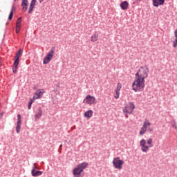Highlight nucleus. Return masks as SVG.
Instances as JSON below:
<instances>
[{
	"label": "nucleus",
	"instance_id": "1",
	"mask_svg": "<svg viewBox=\"0 0 177 177\" xmlns=\"http://www.w3.org/2000/svg\"><path fill=\"white\" fill-rule=\"evenodd\" d=\"M145 79L135 76V80L132 84L133 91L134 92H142L145 89Z\"/></svg>",
	"mask_w": 177,
	"mask_h": 177
},
{
	"label": "nucleus",
	"instance_id": "2",
	"mask_svg": "<svg viewBox=\"0 0 177 177\" xmlns=\"http://www.w3.org/2000/svg\"><path fill=\"white\" fill-rule=\"evenodd\" d=\"M88 168V162H84L80 163L73 169V174L74 177H83L82 172H84V169H86Z\"/></svg>",
	"mask_w": 177,
	"mask_h": 177
},
{
	"label": "nucleus",
	"instance_id": "3",
	"mask_svg": "<svg viewBox=\"0 0 177 177\" xmlns=\"http://www.w3.org/2000/svg\"><path fill=\"white\" fill-rule=\"evenodd\" d=\"M153 146V138H148L147 140L142 139L140 141V147L142 153H147Z\"/></svg>",
	"mask_w": 177,
	"mask_h": 177
},
{
	"label": "nucleus",
	"instance_id": "4",
	"mask_svg": "<svg viewBox=\"0 0 177 177\" xmlns=\"http://www.w3.org/2000/svg\"><path fill=\"white\" fill-rule=\"evenodd\" d=\"M135 76L142 80L147 78L149 77V68L147 66H140Z\"/></svg>",
	"mask_w": 177,
	"mask_h": 177
},
{
	"label": "nucleus",
	"instance_id": "5",
	"mask_svg": "<svg viewBox=\"0 0 177 177\" xmlns=\"http://www.w3.org/2000/svg\"><path fill=\"white\" fill-rule=\"evenodd\" d=\"M151 123L148 120L144 121L142 127H141L139 134L140 136H143L147 131L152 132L153 129L150 128Z\"/></svg>",
	"mask_w": 177,
	"mask_h": 177
},
{
	"label": "nucleus",
	"instance_id": "6",
	"mask_svg": "<svg viewBox=\"0 0 177 177\" xmlns=\"http://www.w3.org/2000/svg\"><path fill=\"white\" fill-rule=\"evenodd\" d=\"M23 53V50L20 48L16 53L15 57V62L13 64V68H12V71L14 74H16L17 73V68L19 66V63H20V57H21V54Z\"/></svg>",
	"mask_w": 177,
	"mask_h": 177
},
{
	"label": "nucleus",
	"instance_id": "7",
	"mask_svg": "<svg viewBox=\"0 0 177 177\" xmlns=\"http://www.w3.org/2000/svg\"><path fill=\"white\" fill-rule=\"evenodd\" d=\"M135 110V104L133 102H129L122 109L123 113L126 115V118H128V114H132Z\"/></svg>",
	"mask_w": 177,
	"mask_h": 177
},
{
	"label": "nucleus",
	"instance_id": "8",
	"mask_svg": "<svg viewBox=\"0 0 177 177\" xmlns=\"http://www.w3.org/2000/svg\"><path fill=\"white\" fill-rule=\"evenodd\" d=\"M83 103H84V104H88L89 106H92L93 104H96V103H97V100H96V97L95 96L87 95L84 99Z\"/></svg>",
	"mask_w": 177,
	"mask_h": 177
},
{
	"label": "nucleus",
	"instance_id": "9",
	"mask_svg": "<svg viewBox=\"0 0 177 177\" xmlns=\"http://www.w3.org/2000/svg\"><path fill=\"white\" fill-rule=\"evenodd\" d=\"M124 160H121V159H120V157L113 158V164L114 168H115L116 169H121L122 168V166L124 165Z\"/></svg>",
	"mask_w": 177,
	"mask_h": 177
},
{
	"label": "nucleus",
	"instance_id": "10",
	"mask_svg": "<svg viewBox=\"0 0 177 177\" xmlns=\"http://www.w3.org/2000/svg\"><path fill=\"white\" fill-rule=\"evenodd\" d=\"M53 55H55V50L51 49L46 56L44 57L43 63L44 64H48L50 60H52V57H53Z\"/></svg>",
	"mask_w": 177,
	"mask_h": 177
},
{
	"label": "nucleus",
	"instance_id": "11",
	"mask_svg": "<svg viewBox=\"0 0 177 177\" xmlns=\"http://www.w3.org/2000/svg\"><path fill=\"white\" fill-rule=\"evenodd\" d=\"M44 93H45V90H44V88L37 90L34 94V96L32 98L33 100H35L37 99H41Z\"/></svg>",
	"mask_w": 177,
	"mask_h": 177
},
{
	"label": "nucleus",
	"instance_id": "12",
	"mask_svg": "<svg viewBox=\"0 0 177 177\" xmlns=\"http://www.w3.org/2000/svg\"><path fill=\"white\" fill-rule=\"evenodd\" d=\"M21 128V115H17V127H16L17 133H20Z\"/></svg>",
	"mask_w": 177,
	"mask_h": 177
},
{
	"label": "nucleus",
	"instance_id": "13",
	"mask_svg": "<svg viewBox=\"0 0 177 177\" xmlns=\"http://www.w3.org/2000/svg\"><path fill=\"white\" fill-rule=\"evenodd\" d=\"M164 2H165V0H152L153 6L155 8H158V6L164 5Z\"/></svg>",
	"mask_w": 177,
	"mask_h": 177
},
{
	"label": "nucleus",
	"instance_id": "14",
	"mask_svg": "<svg viewBox=\"0 0 177 177\" xmlns=\"http://www.w3.org/2000/svg\"><path fill=\"white\" fill-rule=\"evenodd\" d=\"M35 3H37V0H32L29 6L28 13L31 15L32 13V10H34V8H35Z\"/></svg>",
	"mask_w": 177,
	"mask_h": 177
},
{
	"label": "nucleus",
	"instance_id": "15",
	"mask_svg": "<svg viewBox=\"0 0 177 177\" xmlns=\"http://www.w3.org/2000/svg\"><path fill=\"white\" fill-rule=\"evenodd\" d=\"M84 117L88 120H89V118H92V117H93V111L89 110L86 111L84 114Z\"/></svg>",
	"mask_w": 177,
	"mask_h": 177
},
{
	"label": "nucleus",
	"instance_id": "16",
	"mask_svg": "<svg viewBox=\"0 0 177 177\" xmlns=\"http://www.w3.org/2000/svg\"><path fill=\"white\" fill-rule=\"evenodd\" d=\"M91 42H97L99 41V33L95 32L93 35L91 37Z\"/></svg>",
	"mask_w": 177,
	"mask_h": 177
},
{
	"label": "nucleus",
	"instance_id": "17",
	"mask_svg": "<svg viewBox=\"0 0 177 177\" xmlns=\"http://www.w3.org/2000/svg\"><path fill=\"white\" fill-rule=\"evenodd\" d=\"M129 6V3L127 1H122L120 3V8L121 9H122V10H127Z\"/></svg>",
	"mask_w": 177,
	"mask_h": 177
},
{
	"label": "nucleus",
	"instance_id": "18",
	"mask_svg": "<svg viewBox=\"0 0 177 177\" xmlns=\"http://www.w3.org/2000/svg\"><path fill=\"white\" fill-rule=\"evenodd\" d=\"M42 117V109H39L35 115V120H39Z\"/></svg>",
	"mask_w": 177,
	"mask_h": 177
},
{
	"label": "nucleus",
	"instance_id": "19",
	"mask_svg": "<svg viewBox=\"0 0 177 177\" xmlns=\"http://www.w3.org/2000/svg\"><path fill=\"white\" fill-rule=\"evenodd\" d=\"M32 176H41L42 175V171H31Z\"/></svg>",
	"mask_w": 177,
	"mask_h": 177
},
{
	"label": "nucleus",
	"instance_id": "20",
	"mask_svg": "<svg viewBox=\"0 0 177 177\" xmlns=\"http://www.w3.org/2000/svg\"><path fill=\"white\" fill-rule=\"evenodd\" d=\"M15 6H12V11L10 12L9 17H8V20H12L13 19V10H15Z\"/></svg>",
	"mask_w": 177,
	"mask_h": 177
},
{
	"label": "nucleus",
	"instance_id": "21",
	"mask_svg": "<svg viewBox=\"0 0 177 177\" xmlns=\"http://www.w3.org/2000/svg\"><path fill=\"white\" fill-rule=\"evenodd\" d=\"M34 100L33 98L32 99H30V102H28V110H30V109H31V105L32 104V103H34Z\"/></svg>",
	"mask_w": 177,
	"mask_h": 177
},
{
	"label": "nucleus",
	"instance_id": "22",
	"mask_svg": "<svg viewBox=\"0 0 177 177\" xmlns=\"http://www.w3.org/2000/svg\"><path fill=\"white\" fill-rule=\"evenodd\" d=\"M21 26V17H19L17 21L16 26L20 27Z\"/></svg>",
	"mask_w": 177,
	"mask_h": 177
},
{
	"label": "nucleus",
	"instance_id": "23",
	"mask_svg": "<svg viewBox=\"0 0 177 177\" xmlns=\"http://www.w3.org/2000/svg\"><path fill=\"white\" fill-rule=\"evenodd\" d=\"M121 88H122V84L118 83L116 86L115 91H121Z\"/></svg>",
	"mask_w": 177,
	"mask_h": 177
},
{
	"label": "nucleus",
	"instance_id": "24",
	"mask_svg": "<svg viewBox=\"0 0 177 177\" xmlns=\"http://www.w3.org/2000/svg\"><path fill=\"white\" fill-rule=\"evenodd\" d=\"M115 99H118L120 97V91L115 90V94L114 95Z\"/></svg>",
	"mask_w": 177,
	"mask_h": 177
},
{
	"label": "nucleus",
	"instance_id": "25",
	"mask_svg": "<svg viewBox=\"0 0 177 177\" xmlns=\"http://www.w3.org/2000/svg\"><path fill=\"white\" fill-rule=\"evenodd\" d=\"M21 6L24 12H26L28 9V5H21Z\"/></svg>",
	"mask_w": 177,
	"mask_h": 177
},
{
	"label": "nucleus",
	"instance_id": "26",
	"mask_svg": "<svg viewBox=\"0 0 177 177\" xmlns=\"http://www.w3.org/2000/svg\"><path fill=\"white\" fill-rule=\"evenodd\" d=\"M171 127H173V128H175L176 130L177 131L176 122H175V120H173L171 122Z\"/></svg>",
	"mask_w": 177,
	"mask_h": 177
},
{
	"label": "nucleus",
	"instance_id": "27",
	"mask_svg": "<svg viewBox=\"0 0 177 177\" xmlns=\"http://www.w3.org/2000/svg\"><path fill=\"white\" fill-rule=\"evenodd\" d=\"M21 5H28V0H22Z\"/></svg>",
	"mask_w": 177,
	"mask_h": 177
},
{
	"label": "nucleus",
	"instance_id": "28",
	"mask_svg": "<svg viewBox=\"0 0 177 177\" xmlns=\"http://www.w3.org/2000/svg\"><path fill=\"white\" fill-rule=\"evenodd\" d=\"M20 32V26H16V33L19 34Z\"/></svg>",
	"mask_w": 177,
	"mask_h": 177
},
{
	"label": "nucleus",
	"instance_id": "29",
	"mask_svg": "<svg viewBox=\"0 0 177 177\" xmlns=\"http://www.w3.org/2000/svg\"><path fill=\"white\" fill-rule=\"evenodd\" d=\"M37 169H38V167H37V166H33L32 171H33V172H35L37 171Z\"/></svg>",
	"mask_w": 177,
	"mask_h": 177
},
{
	"label": "nucleus",
	"instance_id": "30",
	"mask_svg": "<svg viewBox=\"0 0 177 177\" xmlns=\"http://www.w3.org/2000/svg\"><path fill=\"white\" fill-rule=\"evenodd\" d=\"M3 117V113H0V118H2Z\"/></svg>",
	"mask_w": 177,
	"mask_h": 177
},
{
	"label": "nucleus",
	"instance_id": "31",
	"mask_svg": "<svg viewBox=\"0 0 177 177\" xmlns=\"http://www.w3.org/2000/svg\"><path fill=\"white\" fill-rule=\"evenodd\" d=\"M136 2H140L142 0H135Z\"/></svg>",
	"mask_w": 177,
	"mask_h": 177
},
{
	"label": "nucleus",
	"instance_id": "32",
	"mask_svg": "<svg viewBox=\"0 0 177 177\" xmlns=\"http://www.w3.org/2000/svg\"><path fill=\"white\" fill-rule=\"evenodd\" d=\"M39 3H42V2H44V0H39Z\"/></svg>",
	"mask_w": 177,
	"mask_h": 177
},
{
	"label": "nucleus",
	"instance_id": "33",
	"mask_svg": "<svg viewBox=\"0 0 177 177\" xmlns=\"http://www.w3.org/2000/svg\"><path fill=\"white\" fill-rule=\"evenodd\" d=\"M33 167H37V163H34Z\"/></svg>",
	"mask_w": 177,
	"mask_h": 177
},
{
	"label": "nucleus",
	"instance_id": "34",
	"mask_svg": "<svg viewBox=\"0 0 177 177\" xmlns=\"http://www.w3.org/2000/svg\"><path fill=\"white\" fill-rule=\"evenodd\" d=\"M59 147H60V149H62V147H63V145H61L59 146Z\"/></svg>",
	"mask_w": 177,
	"mask_h": 177
}]
</instances>
